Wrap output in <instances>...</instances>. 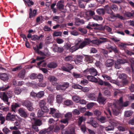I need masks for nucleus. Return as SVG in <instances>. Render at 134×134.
Listing matches in <instances>:
<instances>
[{
	"instance_id": "f257e3e1",
	"label": "nucleus",
	"mask_w": 134,
	"mask_h": 134,
	"mask_svg": "<svg viewBox=\"0 0 134 134\" xmlns=\"http://www.w3.org/2000/svg\"><path fill=\"white\" fill-rule=\"evenodd\" d=\"M21 104L23 105L25 107L27 110L29 111H32L34 109L33 107V103L29 101L28 100L24 101L21 102Z\"/></svg>"
},
{
	"instance_id": "f03ea898",
	"label": "nucleus",
	"mask_w": 134,
	"mask_h": 134,
	"mask_svg": "<svg viewBox=\"0 0 134 134\" xmlns=\"http://www.w3.org/2000/svg\"><path fill=\"white\" fill-rule=\"evenodd\" d=\"M120 79H122V83H120V86L121 87L124 86V85L127 84L129 82L127 80L128 77L126 74L122 73L120 74L119 76Z\"/></svg>"
},
{
	"instance_id": "7ed1b4c3",
	"label": "nucleus",
	"mask_w": 134,
	"mask_h": 134,
	"mask_svg": "<svg viewBox=\"0 0 134 134\" xmlns=\"http://www.w3.org/2000/svg\"><path fill=\"white\" fill-rule=\"evenodd\" d=\"M88 98L91 100L96 101L97 99V101L99 103H100V92L98 94V96L97 99L95 94L92 93H90L88 96Z\"/></svg>"
},
{
	"instance_id": "20e7f679",
	"label": "nucleus",
	"mask_w": 134,
	"mask_h": 134,
	"mask_svg": "<svg viewBox=\"0 0 134 134\" xmlns=\"http://www.w3.org/2000/svg\"><path fill=\"white\" fill-rule=\"evenodd\" d=\"M53 85H55L56 86V89L57 90H65L66 88L69 87V83H66L61 85H58L57 82H55L54 84H52Z\"/></svg>"
},
{
	"instance_id": "39448f33",
	"label": "nucleus",
	"mask_w": 134,
	"mask_h": 134,
	"mask_svg": "<svg viewBox=\"0 0 134 134\" xmlns=\"http://www.w3.org/2000/svg\"><path fill=\"white\" fill-rule=\"evenodd\" d=\"M54 128V126L53 125H51L47 129H45L41 130L39 132V134H45L46 133H49L52 132Z\"/></svg>"
},
{
	"instance_id": "423d86ee",
	"label": "nucleus",
	"mask_w": 134,
	"mask_h": 134,
	"mask_svg": "<svg viewBox=\"0 0 134 134\" xmlns=\"http://www.w3.org/2000/svg\"><path fill=\"white\" fill-rule=\"evenodd\" d=\"M91 40L89 38H85L84 40L81 43L79 46V48L82 49L87 45H88L90 43Z\"/></svg>"
},
{
	"instance_id": "0eeeda50",
	"label": "nucleus",
	"mask_w": 134,
	"mask_h": 134,
	"mask_svg": "<svg viewBox=\"0 0 134 134\" xmlns=\"http://www.w3.org/2000/svg\"><path fill=\"white\" fill-rule=\"evenodd\" d=\"M65 66H62L61 68L62 70L65 71L69 72L70 70L74 68V66L71 64L66 63L65 64Z\"/></svg>"
},
{
	"instance_id": "6e6552de",
	"label": "nucleus",
	"mask_w": 134,
	"mask_h": 134,
	"mask_svg": "<svg viewBox=\"0 0 134 134\" xmlns=\"http://www.w3.org/2000/svg\"><path fill=\"white\" fill-rule=\"evenodd\" d=\"M83 56L79 55H75L74 57V61L76 64H79L82 62Z\"/></svg>"
},
{
	"instance_id": "1a4fd4ad",
	"label": "nucleus",
	"mask_w": 134,
	"mask_h": 134,
	"mask_svg": "<svg viewBox=\"0 0 134 134\" xmlns=\"http://www.w3.org/2000/svg\"><path fill=\"white\" fill-rule=\"evenodd\" d=\"M107 13L111 14H113V12L112 11L111 8L108 6H107L105 8V10L103 8H101V13L102 12V14L104 15L105 12Z\"/></svg>"
},
{
	"instance_id": "9d476101",
	"label": "nucleus",
	"mask_w": 134,
	"mask_h": 134,
	"mask_svg": "<svg viewBox=\"0 0 134 134\" xmlns=\"http://www.w3.org/2000/svg\"><path fill=\"white\" fill-rule=\"evenodd\" d=\"M19 113L20 115L22 117L26 118L27 116V113L25 112L24 109L23 108H20L19 109Z\"/></svg>"
},
{
	"instance_id": "9b49d317",
	"label": "nucleus",
	"mask_w": 134,
	"mask_h": 134,
	"mask_svg": "<svg viewBox=\"0 0 134 134\" xmlns=\"http://www.w3.org/2000/svg\"><path fill=\"white\" fill-rule=\"evenodd\" d=\"M15 119V116L13 115H12L11 114L9 113L6 117V120L7 121H14Z\"/></svg>"
},
{
	"instance_id": "f8f14e48",
	"label": "nucleus",
	"mask_w": 134,
	"mask_h": 134,
	"mask_svg": "<svg viewBox=\"0 0 134 134\" xmlns=\"http://www.w3.org/2000/svg\"><path fill=\"white\" fill-rule=\"evenodd\" d=\"M75 24L76 25L79 26L80 24H84V21L83 19H80L77 17L75 18Z\"/></svg>"
},
{
	"instance_id": "ddd939ff",
	"label": "nucleus",
	"mask_w": 134,
	"mask_h": 134,
	"mask_svg": "<svg viewBox=\"0 0 134 134\" xmlns=\"http://www.w3.org/2000/svg\"><path fill=\"white\" fill-rule=\"evenodd\" d=\"M0 79L4 81H7L9 79L7 74L5 73H0Z\"/></svg>"
},
{
	"instance_id": "4468645a",
	"label": "nucleus",
	"mask_w": 134,
	"mask_h": 134,
	"mask_svg": "<svg viewBox=\"0 0 134 134\" xmlns=\"http://www.w3.org/2000/svg\"><path fill=\"white\" fill-rule=\"evenodd\" d=\"M25 69L22 70L18 73V77L19 79H23L25 77Z\"/></svg>"
},
{
	"instance_id": "2eb2a0df",
	"label": "nucleus",
	"mask_w": 134,
	"mask_h": 134,
	"mask_svg": "<svg viewBox=\"0 0 134 134\" xmlns=\"http://www.w3.org/2000/svg\"><path fill=\"white\" fill-rule=\"evenodd\" d=\"M2 99L4 102L8 105H9L10 103L8 102V98L5 92H3V96L2 97Z\"/></svg>"
},
{
	"instance_id": "dca6fc26",
	"label": "nucleus",
	"mask_w": 134,
	"mask_h": 134,
	"mask_svg": "<svg viewBox=\"0 0 134 134\" xmlns=\"http://www.w3.org/2000/svg\"><path fill=\"white\" fill-rule=\"evenodd\" d=\"M34 122L32 123V124L40 126L42 124V121L39 119L37 118H34Z\"/></svg>"
},
{
	"instance_id": "f3484780",
	"label": "nucleus",
	"mask_w": 134,
	"mask_h": 134,
	"mask_svg": "<svg viewBox=\"0 0 134 134\" xmlns=\"http://www.w3.org/2000/svg\"><path fill=\"white\" fill-rule=\"evenodd\" d=\"M81 40L78 41L77 44L71 47L69 49V51L70 52H73L79 48L78 46L77 45V44H78L79 43L81 42Z\"/></svg>"
},
{
	"instance_id": "a211bd4d",
	"label": "nucleus",
	"mask_w": 134,
	"mask_h": 134,
	"mask_svg": "<svg viewBox=\"0 0 134 134\" xmlns=\"http://www.w3.org/2000/svg\"><path fill=\"white\" fill-rule=\"evenodd\" d=\"M114 64V60L111 59H108L106 63V66L108 67H111Z\"/></svg>"
},
{
	"instance_id": "6ab92c4d",
	"label": "nucleus",
	"mask_w": 134,
	"mask_h": 134,
	"mask_svg": "<svg viewBox=\"0 0 134 134\" xmlns=\"http://www.w3.org/2000/svg\"><path fill=\"white\" fill-rule=\"evenodd\" d=\"M64 3V1L63 0H60L58 1L57 5V8L59 9H63L64 7L63 4Z\"/></svg>"
},
{
	"instance_id": "aec40b11",
	"label": "nucleus",
	"mask_w": 134,
	"mask_h": 134,
	"mask_svg": "<svg viewBox=\"0 0 134 134\" xmlns=\"http://www.w3.org/2000/svg\"><path fill=\"white\" fill-rule=\"evenodd\" d=\"M93 75H88L87 76V78L88 80L90 81L97 82L98 81L97 79L95 78Z\"/></svg>"
},
{
	"instance_id": "412c9836",
	"label": "nucleus",
	"mask_w": 134,
	"mask_h": 134,
	"mask_svg": "<svg viewBox=\"0 0 134 134\" xmlns=\"http://www.w3.org/2000/svg\"><path fill=\"white\" fill-rule=\"evenodd\" d=\"M90 73L91 75L96 76L97 75V72L96 70L93 68L89 69Z\"/></svg>"
},
{
	"instance_id": "4be33fe9",
	"label": "nucleus",
	"mask_w": 134,
	"mask_h": 134,
	"mask_svg": "<svg viewBox=\"0 0 134 134\" xmlns=\"http://www.w3.org/2000/svg\"><path fill=\"white\" fill-rule=\"evenodd\" d=\"M94 113L95 115L97 116V119L100 121V111L98 110H96L94 111Z\"/></svg>"
},
{
	"instance_id": "5701e85b",
	"label": "nucleus",
	"mask_w": 134,
	"mask_h": 134,
	"mask_svg": "<svg viewBox=\"0 0 134 134\" xmlns=\"http://www.w3.org/2000/svg\"><path fill=\"white\" fill-rule=\"evenodd\" d=\"M89 123L94 127H97L98 126V124L95 120H92L89 122Z\"/></svg>"
},
{
	"instance_id": "b1692460",
	"label": "nucleus",
	"mask_w": 134,
	"mask_h": 134,
	"mask_svg": "<svg viewBox=\"0 0 134 134\" xmlns=\"http://www.w3.org/2000/svg\"><path fill=\"white\" fill-rule=\"evenodd\" d=\"M47 66L49 68H54L57 66V65L56 63L52 62L48 63Z\"/></svg>"
},
{
	"instance_id": "393cba45",
	"label": "nucleus",
	"mask_w": 134,
	"mask_h": 134,
	"mask_svg": "<svg viewBox=\"0 0 134 134\" xmlns=\"http://www.w3.org/2000/svg\"><path fill=\"white\" fill-rule=\"evenodd\" d=\"M93 57L90 55H86L85 57V61L88 63H92L93 62Z\"/></svg>"
},
{
	"instance_id": "a878e982",
	"label": "nucleus",
	"mask_w": 134,
	"mask_h": 134,
	"mask_svg": "<svg viewBox=\"0 0 134 134\" xmlns=\"http://www.w3.org/2000/svg\"><path fill=\"white\" fill-rule=\"evenodd\" d=\"M72 116V113H71L70 112L67 113L65 115V117L68 121L71 119Z\"/></svg>"
},
{
	"instance_id": "bb28decb",
	"label": "nucleus",
	"mask_w": 134,
	"mask_h": 134,
	"mask_svg": "<svg viewBox=\"0 0 134 134\" xmlns=\"http://www.w3.org/2000/svg\"><path fill=\"white\" fill-rule=\"evenodd\" d=\"M54 96L52 94H50L47 98L48 102L52 104L54 100Z\"/></svg>"
},
{
	"instance_id": "cd10ccee",
	"label": "nucleus",
	"mask_w": 134,
	"mask_h": 134,
	"mask_svg": "<svg viewBox=\"0 0 134 134\" xmlns=\"http://www.w3.org/2000/svg\"><path fill=\"white\" fill-rule=\"evenodd\" d=\"M63 100L62 96V95L58 94L57 95L56 97L57 102L58 103H60Z\"/></svg>"
},
{
	"instance_id": "c85d7f7f",
	"label": "nucleus",
	"mask_w": 134,
	"mask_h": 134,
	"mask_svg": "<svg viewBox=\"0 0 134 134\" xmlns=\"http://www.w3.org/2000/svg\"><path fill=\"white\" fill-rule=\"evenodd\" d=\"M26 5H27L29 6H31L34 4V2L30 0H23Z\"/></svg>"
},
{
	"instance_id": "c756f323",
	"label": "nucleus",
	"mask_w": 134,
	"mask_h": 134,
	"mask_svg": "<svg viewBox=\"0 0 134 134\" xmlns=\"http://www.w3.org/2000/svg\"><path fill=\"white\" fill-rule=\"evenodd\" d=\"M19 107H20V106L19 104L17 103H15L14 104L11 105V109L12 111H15L16 108Z\"/></svg>"
},
{
	"instance_id": "7c9ffc66",
	"label": "nucleus",
	"mask_w": 134,
	"mask_h": 134,
	"mask_svg": "<svg viewBox=\"0 0 134 134\" xmlns=\"http://www.w3.org/2000/svg\"><path fill=\"white\" fill-rule=\"evenodd\" d=\"M64 104L68 106L72 105L73 104V102L71 100L67 99L65 100L64 102Z\"/></svg>"
},
{
	"instance_id": "2f4dec72",
	"label": "nucleus",
	"mask_w": 134,
	"mask_h": 134,
	"mask_svg": "<svg viewBox=\"0 0 134 134\" xmlns=\"http://www.w3.org/2000/svg\"><path fill=\"white\" fill-rule=\"evenodd\" d=\"M37 116L39 117H44L45 115L44 114V112L42 110H39L37 112Z\"/></svg>"
},
{
	"instance_id": "473e14b6",
	"label": "nucleus",
	"mask_w": 134,
	"mask_h": 134,
	"mask_svg": "<svg viewBox=\"0 0 134 134\" xmlns=\"http://www.w3.org/2000/svg\"><path fill=\"white\" fill-rule=\"evenodd\" d=\"M109 122L111 125L113 126L114 127V126L117 125L118 124V122L117 121L113 119L110 120L109 121Z\"/></svg>"
},
{
	"instance_id": "72a5a7b5",
	"label": "nucleus",
	"mask_w": 134,
	"mask_h": 134,
	"mask_svg": "<svg viewBox=\"0 0 134 134\" xmlns=\"http://www.w3.org/2000/svg\"><path fill=\"white\" fill-rule=\"evenodd\" d=\"M80 98L77 96H74L72 97V99L73 101L76 103L79 102L80 101Z\"/></svg>"
},
{
	"instance_id": "f704fd0d",
	"label": "nucleus",
	"mask_w": 134,
	"mask_h": 134,
	"mask_svg": "<svg viewBox=\"0 0 134 134\" xmlns=\"http://www.w3.org/2000/svg\"><path fill=\"white\" fill-rule=\"evenodd\" d=\"M37 126H38L32 124L31 128L32 130L34 132H38L39 131V130Z\"/></svg>"
},
{
	"instance_id": "c9c22d12",
	"label": "nucleus",
	"mask_w": 134,
	"mask_h": 134,
	"mask_svg": "<svg viewBox=\"0 0 134 134\" xmlns=\"http://www.w3.org/2000/svg\"><path fill=\"white\" fill-rule=\"evenodd\" d=\"M85 118H84L83 116H81L78 119V121L79 125H81L82 122L83 121H85Z\"/></svg>"
},
{
	"instance_id": "e433bc0d",
	"label": "nucleus",
	"mask_w": 134,
	"mask_h": 134,
	"mask_svg": "<svg viewBox=\"0 0 134 134\" xmlns=\"http://www.w3.org/2000/svg\"><path fill=\"white\" fill-rule=\"evenodd\" d=\"M104 113L106 114L108 118H110L111 115V112L109 108L107 109L106 111H105Z\"/></svg>"
},
{
	"instance_id": "4c0bfd02",
	"label": "nucleus",
	"mask_w": 134,
	"mask_h": 134,
	"mask_svg": "<svg viewBox=\"0 0 134 134\" xmlns=\"http://www.w3.org/2000/svg\"><path fill=\"white\" fill-rule=\"evenodd\" d=\"M74 129L72 128L70 129L69 131H65L64 134H74Z\"/></svg>"
},
{
	"instance_id": "58836bf2",
	"label": "nucleus",
	"mask_w": 134,
	"mask_h": 134,
	"mask_svg": "<svg viewBox=\"0 0 134 134\" xmlns=\"http://www.w3.org/2000/svg\"><path fill=\"white\" fill-rule=\"evenodd\" d=\"M44 95V92L43 91H41L37 94V98H40L43 97Z\"/></svg>"
},
{
	"instance_id": "ea45409f",
	"label": "nucleus",
	"mask_w": 134,
	"mask_h": 134,
	"mask_svg": "<svg viewBox=\"0 0 134 134\" xmlns=\"http://www.w3.org/2000/svg\"><path fill=\"white\" fill-rule=\"evenodd\" d=\"M21 92V88L19 87H16L14 88V92L16 94H20Z\"/></svg>"
},
{
	"instance_id": "a19ab883",
	"label": "nucleus",
	"mask_w": 134,
	"mask_h": 134,
	"mask_svg": "<svg viewBox=\"0 0 134 134\" xmlns=\"http://www.w3.org/2000/svg\"><path fill=\"white\" fill-rule=\"evenodd\" d=\"M115 67L117 69H119L121 67V64L118 60L115 62Z\"/></svg>"
},
{
	"instance_id": "79ce46f5",
	"label": "nucleus",
	"mask_w": 134,
	"mask_h": 134,
	"mask_svg": "<svg viewBox=\"0 0 134 134\" xmlns=\"http://www.w3.org/2000/svg\"><path fill=\"white\" fill-rule=\"evenodd\" d=\"M48 80L50 82H56L57 81V79L54 76H49L48 78Z\"/></svg>"
},
{
	"instance_id": "37998d69",
	"label": "nucleus",
	"mask_w": 134,
	"mask_h": 134,
	"mask_svg": "<svg viewBox=\"0 0 134 134\" xmlns=\"http://www.w3.org/2000/svg\"><path fill=\"white\" fill-rule=\"evenodd\" d=\"M62 32L61 31H54L53 34V36L54 37L61 36L62 35Z\"/></svg>"
},
{
	"instance_id": "c03bdc74",
	"label": "nucleus",
	"mask_w": 134,
	"mask_h": 134,
	"mask_svg": "<svg viewBox=\"0 0 134 134\" xmlns=\"http://www.w3.org/2000/svg\"><path fill=\"white\" fill-rule=\"evenodd\" d=\"M114 129V127L111 125H109L105 128V130L107 131H112Z\"/></svg>"
},
{
	"instance_id": "a18cd8bd",
	"label": "nucleus",
	"mask_w": 134,
	"mask_h": 134,
	"mask_svg": "<svg viewBox=\"0 0 134 134\" xmlns=\"http://www.w3.org/2000/svg\"><path fill=\"white\" fill-rule=\"evenodd\" d=\"M39 104L40 107L41 109H42L43 107L45 106L46 102L44 100H42L40 101Z\"/></svg>"
},
{
	"instance_id": "49530a36",
	"label": "nucleus",
	"mask_w": 134,
	"mask_h": 134,
	"mask_svg": "<svg viewBox=\"0 0 134 134\" xmlns=\"http://www.w3.org/2000/svg\"><path fill=\"white\" fill-rule=\"evenodd\" d=\"M111 16H110L108 18V20L110 21H115V19H114V18L116 17V15L114 14V13H113V14H111Z\"/></svg>"
},
{
	"instance_id": "de8ad7c7",
	"label": "nucleus",
	"mask_w": 134,
	"mask_h": 134,
	"mask_svg": "<svg viewBox=\"0 0 134 134\" xmlns=\"http://www.w3.org/2000/svg\"><path fill=\"white\" fill-rule=\"evenodd\" d=\"M72 87L74 89H81L82 88V86L77 84L73 85L72 86Z\"/></svg>"
},
{
	"instance_id": "09e8293b",
	"label": "nucleus",
	"mask_w": 134,
	"mask_h": 134,
	"mask_svg": "<svg viewBox=\"0 0 134 134\" xmlns=\"http://www.w3.org/2000/svg\"><path fill=\"white\" fill-rule=\"evenodd\" d=\"M55 49L56 52L59 53L62 52L64 51V48L63 47H59L55 48Z\"/></svg>"
},
{
	"instance_id": "8fccbe9b",
	"label": "nucleus",
	"mask_w": 134,
	"mask_h": 134,
	"mask_svg": "<svg viewBox=\"0 0 134 134\" xmlns=\"http://www.w3.org/2000/svg\"><path fill=\"white\" fill-rule=\"evenodd\" d=\"M126 44L125 43H121V44L118 45V46L120 49L125 50L126 47Z\"/></svg>"
},
{
	"instance_id": "3c124183",
	"label": "nucleus",
	"mask_w": 134,
	"mask_h": 134,
	"mask_svg": "<svg viewBox=\"0 0 134 134\" xmlns=\"http://www.w3.org/2000/svg\"><path fill=\"white\" fill-rule=\"evenodd\" d=\"M104 85L105 86L110 87L111 86V84L108 82H104L101 80V86Z\"/></svg>"
},
{
	"instance_id": "603ef678",
	"label": "nucleus",
	"mask_w": 134,
	"mask_h": 134,
	"mask_svg": "<svg viewBox=\"0 0 134 134\" xmlns=\"http://www.w3.org/2000/svg\"><path fill=\"white\" fill-rule=\"evenodd\" d=\"M78 30L81 33L83 34H86L87 32V30L85 29L80 27L78 28Z\"/></svg>"
},
{
	"instance_id": "864d4df0",
	"label": "nucleus",
	"mask_w": 134,
	"mask_h": 134,
	"mask_svg": "<svg viewBox=\"0 0 134 134\" xmlns=\"http://www.w3.org/2000/svg\"><path fill=\"white\" fill-rule=\"evenodd\" d=\"M81 129L82 131L85 133V132H87L88 129L86 127L84 124H82L81 126Z\"/></svg>"
},
{
	"instance_id": "5fc2aeb1",
	"label": "nucleus",
	"mask_w": 134,
	"mask_h": 134,
	"mask_svg": "<svg viewBox=\"0 0 134 134\" xmlns=\"http://www.w3.org/2000/svg\"><path fill=\"white\" fill-rule=\"evenodd\" d=\"M109 81L111 83L115 84L118 85L119 87H121L120 86V83L119 82H117V81L115 80H113L111 79V80H110Z\"/></svg>"
},
{
	"instance_id": "6e6d98bb",
	"label": "nucleus",
	"mask_w": 134,
	"mask_h": 134,
	"mask_svg": "<svg viewBox=\"0 0 134 134\" xmlns=\"http://www.w3.org/2000/svg\"><path fill=\"white\" fill-rule=\"evenodd\" d=\"M125 14V16L128 17H134V12L131 13L130 12H126Z\"/></svg>"
},
{
	"instance_id": "4d7b16f0",
	"label": "nucleus",
	"mask_w": 134,
	"mask_h": 134,
	"mask_svg": "<svg viewBox=\"0 0 134 134\" xmlns=\"http://www.w3.org/2000/svg\"><path fill=\"white\" fill-rule=\"evenodd\" d=\"M91 43L93 44L98 45L100 43V41H99L98 40L96 39L92 41L91 40V41L90 42V43Z\"/></svg>"
},
{
	"instance_id": "13d9d810",
	"label": "nucleus",
	"mask_w": 134,
	"mask_h": 134,
	"mask_svg": "<svg viewBox=\"0 0 134 134\" xmlns=\"http://www.w3.org/2000/svg\"><path fill=\"white\" fill-rule=\"evenodd\" d=\"M132 114V112L130 111H127L125 112V116L126 117H129L131 116Z\"/></svg>"
},
{
	"instance_id": "bf43d9fd",
	"label": "nucleus",
	"mask_w": 134,
	"mask_h": 134,
	"mask_svg": "<svg viewBox=\"0 0 134 134\" xmlns=\"http://www.w3.org/2000/svg\"><path fill=\"white\" fill-rule=\"evenodd\" d=\"M102 76L103 77L104 79L105 80H111V77L110 76L105 74H104L102 75Z\"/></svg>"
},
{
	"instance_id": "052dcab7",
	"label": "nucleus",
	"mask_w": 134,
	"mask_h": 134,
	"mask_svg": "<svg viewBox=\"0 0 134 134\" xmlns=\"http://www.w3.org/2000/svg\"><path fill=\"white\" fill-rule=\"evenodd\" d=\"M117 60L120 63L121 65L127 62V60L126 59H119Z\"/></svg>"
},
{
	"instance_id": "680f3d73",
	"label": "nucleus",
	"mask_w": 134,
	"mask_h": 134,
	"mask_svg": "<svg viewBox=\"0 0 134 134\" xmlns=\"http://www.w3.org/2000/svg\"><path fill=\"white\" fill-rule=\"evenodd\" d=\"M22 69V66H18L15 68H14L12 69V71H17L20 70Z\"/></svg>"
},
{
	"instance_id": "e2e57ef3",
	"label": "nucleus",
	"mask_w": 134,
	"mask_h": 134,
	"mask_svg": "<svg viewBox=\"0 0 134 134\" xmlns=\"http://www.w3.org/2000/svg\"><path fill=\"white\" fill-rule=\"evenodd\" d=\"M103 93L104 95L107 96H111V93L110 91L108 90H105Z\"/></svg>"
},
{
	"instance_id": "0e129e2a",
	"label": "nucleus",
	"mask_w": 134,
	"mask_h": 134,
	"mask_svg": "<svg viewBox=\"0 0 134 134\" xmlns=\"http://www.w3.org/2000/svg\"><path fill=\"white\" fill-rule=\"evenodd\" d=\"M31 40L35 41L36 40H40L39 37H38V36L36 35H34L32 36Z\"/></svg>"
},
{
	"instance_id": "69168bd1",
	"label": "nucleus",
	"mask_w": 134,
	"mask_h": 134,
	"mask_svg": "<svg viewBox=\"0 0 134 134\" xmlns=\"http://www.w3.org/2000/svg\"><path fill=\"white\" fill-rule=\"evenodd\" d=\"M72 57L71 55L66 57L65 58V60L66 61H69L72 60Z\"/></svg>"
},
{
	"instance_id": "338daca9",
	"label": "nucleus",
	"mask_w": 134,
	"mask_h": 134,
	"mask_svg": "<svg viewBox=\"0 0 134 134\" xmlns=\"http://www.w3.org/2000/svg\"><path fill=\"white\" fill-rule=\"evenodd\" d=\"M95 104L94 103H91L87 104V107L88 109L91 108Z\"/></svg>"
},
{
	"instance_id": "774afa93",
	"label": "nucleus",
	"mask_w": 134,
	"mask_h": 134,
	"mask_svg": "<svg viewBox=\"0 0 134 134\" xmlns=\"http://www.w3.org/2000/svg\"><path fill=\"white\" fill-rule=\"evenodd\" d=\"M37 78L39 80V81H41L42 80L43 78V76L42 74H40L37 75Z\"/></svg>"
}]
</instances>
